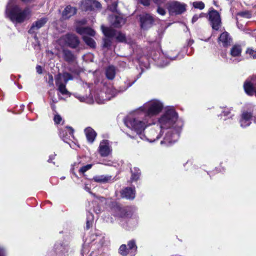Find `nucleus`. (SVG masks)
<instances>
[{
	"instance_id": "nucleus-4",
	"label": "nucleus",
	"mask_w": 256,
	"mask_h": 256,
	"mask_svg": "<svg viewBox=\"0 0 256 256\" xmlns=\"http://www.w3.org/2000/svg\"><path fill=\"white\" fill-rule=\"evenodd\" d=\"M15 1L9 0L6 9V16H28L32 14L29 7L22 8L18 6H13Z\"/></svg>"
},
{
	"instance_id": "nucleus-52",
	"label": "nucleus",
	"mask_w": 256,
	"mask_h": 256,
	"mask_svg": "<svg viewBox=\"0 0 256 256\" xmlns=\"http://www.w3.org/2000/svg\"><path fill=\"white\" fill-rule=\"evenodd\" d=\"M84 190L87 191L92 196H95V194H93L91 192H90V188L88 186V185L87 184H86L84 186Z\"/></svg>"
},
{
	"instance_id": "nucleus-12",
	"label": "nucleus",
	"mask_w": 256,
	"mask_h": 256,
	"mask_svg": "<svg viewBox=\"0 0 256 256\" xmlns=\"http://www.w3.org/2000/svg\"><path fill=\"white\" fill-rule=\"evenodd\" d=\"M63 39L68 46L75 48L80 44V40L74 34H67L63 37Z\"/></svg>"
},
{
	"instance_id": "nucleus-35",
	"label": "nucleus",
	"mask_w": 256,
	"mask_h": 256,
	"mask_svg": "<svg viewBox=\"0 0 256 256\" xmlns=\"http://www.w3.org/2000/svg\"><path fill=\"white\" fill-rule=\"evenodd\" d=\"M112 38L104 37L102 39V47L104 48H109L112 42Z\"/></svg>"
},
{
	"instance_id": "nucleus-42",
	"label": "nucleus",
	"mask_w": 256,
	"mask_h": 256,
	"mask_svg": "<svg viewBox=\"0 0 256 256\" xmlns=\"http://www.w3.org/2000/svg\"><path fill=\"white\" fill-rule=\"evenodd\" d=\"M92 167V164H88L86 166H82L79 172L84 174L86 172L90 169Z\"/></svg>"
},
{
	"instance_id": "nucleus-25",
	"label": "nucleus",
	"mask_w": 256,
	"mask_h": 256,
	"mask_svg": "<svg viewBox=\"0 0 256 256\" xmlns=\"http://www.w3.org/2000/svg\"><path fill=\"white\" fill-rule=\"evenodd\" d=\"M62 52L63 58L66 62H72L74 60L76 57L70 50L67 49H64Z\"/></svg>"
},
{
	"instance_id": "nucleus-3",
	"label": "nucleus",
	"mask_w": 256,
	"mask_h": 256,
	"mask_svg": "<svg viewBox=\"0 0 256 256\" xmlns=\"http://www.w3.org/2000/svg\"><path fill=\"white\" fill-rule=\"evenodd\" d=\"M154 124V126L146 130L144 134H143L142 132L146 128L140 132H138L134 130H131L136 132L137 134L136 139L140 138L143 140H147L150 142H152L158 140L164 133L165 134L164 130L161 128L158 124L156 126L155 124Z\"/></svg>"
},
{
	"instance_id": "nucleus-1",
	"label": "nucleus",
	"mask_w": 256,
	"mask_h": 256,
	"mask_svg": "<svg viewBox=\"0 0 256 256\" xmlns=\"http://www.w3.org/2000/svg\"><path fill=\"white\" fill-rule=\"evenodd\" d=\"M163 108L164 104L160 100H152L125 118L124 124L130 130L140 132L154 124L152 117L160 114Z\"/></svg>"
},
{
	"instance_id": "nucleus-54",
	"label": "nucleus",
	"mask_w": 256,
	"mask_h": 256,
	"mask_svg": "<svg viewBox=\"0 0 256 256\" xmlns=\"http://www.w3.org/2000/svg\"><path fill=\"white\" fill-rule=\"evenodd\" d=\"M236 20H237V26H238V28L240 29H244V24H239V20L236 18Z\"/></svg>"
},
{
	"instance_id": "nucleus-45",
	"label": "nucleus",
	"mask_w": 256,
	"mask_h": 256,
	"mask_svg": "<svg viewBox=\"0 0 256 256\" xmlns=\"http://www.w3.org/2000/svg\"><path fill=\"white\" fill-rule=\"evenodd\" d=\"M136 1L146 6H150L151 2V0H136Z\"/></svg>"
},
{
	"instance_id": "nucleus-34",
	"label": "nucleus",
	"mask_w": 256,
	"mask_h": 256,
	"mask_svg": "<svg viewBox=\"0 0 256 256\" xmlns=\"http://www.w3.org/2000/svg\"><path fill=\"white\" fill-rule=\"evenodd\" d=\"M92 240H96V242H98L100 246H102L104 243V237L102 234H96L95 236H92Z\"/></svg>"
},
{
	"instance_id": "nucleus-19",
	"label": "nucleus",
	"mask_w": 256,
	"mask_h": 256,
	"mask_svg": "<svg viewBox=\"0 0 256 256\" xmlns=\"http://www.w3.org/2000/svg\"><path fill=\"white\" fill-rule=\"evenodd\" d=\"M110 21L112 26L115 28L121 27L126 22V19L124 17H110Z\"/></svg>"
},
{
	"instance_id": "nucleus-56",
	"label": "nucleus",
	"mask_w": 256,
	"mask_h": 256,
	"mask_svg": "<svg viewBox=\"0 0 256 256\" xmlns=\"http://www.w3.org/2000/svg\"><path fill=\"white\" fill-rule=\"evenodd\" d=\"M76 97L82 102H83L85 100L86 98L84 96H76Z\"/></svg>"
},
{
	"instance_id": "nucleus-64",
	"label": "nucleus",
	"mask_w": 256,
	"mask_h": 256,
	"mask_svg": "<svg viewBox=\"0 0 256 256\" xmlns=\"http://www.w3.org/2000/svg\"><path fill=\"white\" fill-rule=\"evenodd\" d=\"M254 122L256 124V116L254 117Z\"/></svg>"
},
{
	"instance_id": "nucleus-39",
	"label": "nucleus",
	"mask_w": 256,
	"mask_h": 256,
	"mask_svg": "<svg viewBox=\"0 0 256 256\" xmlns=\"http://www.w3.org/2000/svg\"><path fill=\"white\" fill-rule=\"evenodd\" d=\"M56 250L58 251V252H62V253H64L65 252H67L68 251V247L66 246H63L60 244H56L54 246Z\"/></svg>"
},
{
	"instance_id": "nucleus-11",
	"label": "nucleus",
	"mask_w": 256,
	"mask_h": 256,
	"mask_svg": "<svg viewBox=\"0 0 256 256\" xmlns=\"http://www.w3.org/2000/svg\"><path fill=\"white\" fill-rule=\"evenodd\" d=\"M98 152L102 157L107 156L112 153V148L108 140H103L100 142Z\"/></svg>"
},
{
	"instance_id": "nucleus-26",
	"label": "nucleus",
	"mask_w": 256,
	"mask_h": 256,
	"mask_svg": "<svg viewBox=\"0 0 256 256\" xmlns=\"http://www.w3.org/2000/svg\"><path fill=\"white\" fill-rule=\"evenodd\" d=\"M105 74H106V76L108 79L110 80H113L116 76V68L112 66H108L106 69Z\"/></svg>"
},
{
	"instance_id": "nucleus-48",
	"label": "nucleus",
	"mask_w": 256,
	"mask_h": 256,
	"mask_svg": "<svg viewBox=\"0 0 256 256\" xmlns=\"http://www.w3.org/2000/svg\"><path fill=\"white\" fill-rule=\"evenodd\" d=\"M117 8V3L114 2L112 4L108 6V8L112 12H114L116 11Z\"/></svg>"
},
{
	"instance_id": "nucleus-13",
	"label": "nucleus",
	"mask_w": 256,
	"mask_h": 256,
	"mask_svg": "<svg viewBox=\"0 0 256 256\" xmlns=\"http://www.w3.org/2000/svg\"><path fill=\"white\" fill-rule=\"evenodd\" d=\"M252 113L247 111L242 112L241 118L240 120V126L242 128H246L249 126L252 123Z\"/></svg>"
},
{
	"instance_id": "nucleus-15",
	"label": "nucleus",
	"mask_w": 256,
	"mask_h": 256,
	"mask_svg": "<svg viewBox=\"0 0 256 256\" xmlns=\"http://www.w3.org/2000/svg\"><path fill=\"white\" fill-rule=\"evenodd\" d=\"M114 178L110 175H96L93 177L92 180L98 183L106 184L113 181Z\"/></svg>"
},
{
	"instance_id": "nucleus-23",
	"label": "nucleus",
	"mask_w": 256,
	"mask_h": 256,
	"mask_svg": "<svg viewBox=\"0 0 256 256\" xmlns=\"http://www.w3.org/2000/svg\"><path fill=\"white\" fill-rule=\"evenodd\" d=\"M218 40L224 46L230 44L232 42V39L227 32H222Z\"/></svg>"
},
{
	"instance_id": "nucleus-29",
	"label": "nucleus",
	"mask_w": 256,
	"mask_h": 256,
	"mask_svg": "<svg viewBox=\"0 0 256 256\" xmlns=\"http://www.w3.org/2000/svg\"><path fill=\"white\" fill-rule=\"evenodd\" d=\"M241 53L242 48L240 45H234L230 50V54L233 57H238Z\"/></svg>"
},
{
	"instance_id": "nucleus-53",
	"label": "nucleus",
	"mask_w": 256,
	"mask_h": 256,
	"mask_svg": "<svg viewBox=\"0 0 256 256\" xmlns=\"http://www.w3.org/2000/svg\"><path fill=\"white\" fill-rule=\"evenodd\" d=\"M6 254V250L4 248L0 247V256H4Z\"/></svg>"
},
{
	"instance_id": "nucleus-2",
	"label": "nucleus",
	"mask_w": 256,
	"mask_h": 256,
	"mask_svg": "<svg viewBox=\"0 0 256 256\" xmlns=\"http://www.w3.org/2000/svg\"><path fill=\"white\" fill-rule=\"evenodd\" d=\"M158 124L165 132L160 144L169 146L178 139L184 126V122L172 106L165 108L164 113L158 119Z\"/></svg>"
},
{
	"instance_id": "nucleus-31",
	"label": "nucleus",
	"mask_w": 256,
	"mask_h": 256,
	"mask_svg": "<svg viewBox=\"0 0 256 256\" xmlns=\"http://www.w3.org/2000/svg\"><path fill=\"white\" fill-rule=\"evenodd\" d=\"M94 216L92 213L90 212H88L87 213L86 216V228L89 229L92 226L94 222Z\"/></svg>"
},
{
	"instance_id": "nucleus-49",
	"label": "nucleus",
	"mask_w": 256,
	"mask_h": 256,
	"mask_svg": "<svg viewBox=\"0 0 256 256\" xmlns=\"http://www.w3.org/2000/svg\"><path fill=\"white\" fill-rule=\"evenodd\" d=\"M70 140H68V144H69L70 147L73 149L76 150L77 148H79V145L77 144L76 142L72 141L71 142H70Z\"/></svg>"
},
{
	"instance_id": "nucleus-55",
	"label": "nucleus",
	"mask_w": 256,
	"mask_h": 256,
	"mask_svg": "<svg viewBox=\"0 0 256 256\" xmlns=\"http://www.w3.org/2000/svg\"><path fill=\"white\" fill-rule=\"evenodd\" d=\"M36 72L39 74H42V68L40 66H36Z\"/></svg>"
},
{
	"instance_id": "nucleus-40",
	"label": "nucleus",
	"mask_w": 256,
	"mask_h": 256,
	"mask_svg": "<svg viewBox=\"0 0 256 256\" xmlns=\"http://www.w3.org/2000/svg\"><path fill=\"white\" fill-rule=\"evenodd\" d=\"M192 5L195 8L199 9L200 10H203L205 6L204 4L201 1L194 2H192Z\"/></svg>"
},
{
	"instance_id": "nucleus-38",
	"label": "nucleus",
	"mask_w": 256,
	"mask_h": 256,
	"mask_svg": "<svg viewBox=\"0 0 256 256\" xmlns=\"http://www.w3.org/2000/svg\"><path fill=\"white\" fill-rule=\"evenodd\" d=\"M152 59L157 62V64L158 66L162 67L165 66H167L168 64V62L166 61V62H162V60H160L159 57H158L156 55L154 54L152 56Z\"/></svg>"
},
{
	"instance_id": "nucleus-41",
	"label": "nucleus",
	"mask_w": 256,
	"mask_h": 256,
	"mask_svg": "<svg viewBox=\"0 0 256 256\" xmlns=\"http://www.w3.org/2000/svg\"><path fill=\"white\" fill-rule=\"evenodd\" d=\"M246 53L249 54L250 57L253 58H256V50L248 48L246 51Z\"/></svg>"
},
{
	"instance_id": "nucleus-21",
	"label": "nucleus",
	"mask_w": 256,
	"mask_h": 256,
	"mask_svg": "<svg viewBox=\"0 0 256 256\" xmlns=\"http://www.w3.org/2000/svg\"><path fill=\"white\" fill-rule=\"evenodd\" d=\"M85 134L88 141L90 143H92L96 136V133L91 128L88 127L84 130Z\"/></svg>"
},
{
	"instance_id": "nucleus-51",
	"label": "nucleus",
	"mask_w": 256,
	"mask_h": 256,
	"mask_svg": "<svg viewBox=\"0 0 256 256\" xmlns=\"http://www.w3.org/2000/svg\"><path fill=\"white\" fill-rule=\"evenodd\" d=\"M54 120L56 124H58L61 122L62 118L60 115L56 114L54 117Z\"/></svg>"
},
{
	"instance_id": "nucleus-43",
	"label": "nucleus",
	"mask_w": 256,
	"mask_h": 256,
	"mask_svg": "<svg viewBox=\"0 0 256 256\" xmlns=\"http://www.w3.org/2000/svg\"><path fill=\"white\" fill-rule=\"evenodd\" d=\"M92 204L94 206L93 211L96 214L100 213L101 208L99 206L96 205V202H92Z\"/></svg>"
},
{
	"instance_id": "nucleus-28",
	"label": "nucleus",
	"mask_w": 256,
	"mask_h": 256,
	"mask_svg": "<svg viewBox=\"0 0 256 256\" xmlns=\"http://www.w3.org/2000/svg\"><path fill=\"white\" fill-rule=\"evenodd\" d=\"M134 82V81L133 82H130V83L129 82L128 84L126 87H124V89L120 90H116L115 88H109L108 89V90H106V93H110V94H111L112 96L114 97V96H116V95L118 92H124L129 87L132 86Z\"/></svg>"
},
{
	"instance_id": "nucleus-57",
	"label": "nucleus",
	"mask_w": 256,
	"mask_h": 256,
	"mask_svg": "<svg viewBox=\"0 0 256 256\" xmlns=\"http://www.w3.org/2000/svg\"><path fill=\"white\" fill-rule=\"evenodd\" d=\"M48 83L50 84H53V77L52 75L48 76Z\"/></svg>"
},
{
	"instance_id": "nucleus-6",
	"label": "nucleus",
	"mask_w": 256,
	"mask_h": 256,
	"mask_svg": "<svg viewBox=\"0 0 256 256\" xmlns=\"http://www.w3.org/2000/svg\"><path fill=\"white\" fill-rule=\"evenodd\" d=\"M187 5L178 1H172L167 4V9L170 14L180 15L186 10Z\"/></svg>"
},
{
	"instance_id": "nucleus-14",
	"label": "nucleus",
	"mask_w": 256,
	"mask_h": 256,
	"mask_svg": "<svg viewBox=\"0 0 256 256\" xmlns=\"http://www.w3.org/2000/svg\"><path fill=\"white\" fill-rule=\"evenodd\" d=\"M122 198L128 200H133L136 196V190L134 188L127 187L123 189L121 192Z\"/></svg>"
},
{
	"instance_id": "nucleus-16",
	"label": "nucleus",
	"mask_w": 256,
	"mask_h": 256,
	"mask_svg": "<svg viewBox=\"0 0 256 256\" xmlns=\"http://www.w3.org/2000/svg\"><path fill=\"white\" fill-rule=\"evenodd\" d=\"M154 17H140L141 28L146 30L150 28L154 22Z\"/></svg>"
},
{
	"instance_id": "nucleus-36",
	"label": "nucleus",
	"mask_w": 256,
	"mask_h": 256,
	"mask_svg": "<svg viewBox=\"0 0 256 256\" xmlns=\"http://www.w3.org/2000/svg\"><path fill=\"white\" fill-rule=\"evenodd\" d=\"M9 20L16 25L23 22L26 17H8Z\"/></svg>"
},
{
	"instance_id": "nucleus-59",
	"label": "nucleus",
	"mask_w": 256,
	"mask_h": 256,
	"mask_svg": "<svg viewBox=\"0 0 256 256\" xmlns=\"http://www.w3.org/2000/svg\"><path fill=\"white\" fill-rule=\"evenodd\" d=\"M56 156V154L51 155L50 156L49 159L48 160V162H50L52 161V160L54 158V156Z\"/></svg>"
},
{
	"instance_id": "nucleus-50",
	"label": "nucleus",
	"mask_w": 256,
	"mask_h": 256,
	"mask_svg": "<svg viewBox=\"0 0 256 256\" xmlns=\"http://www.w3.org/2000/svg\"><path fill=\"white\" fill-rule=\"evenodd\" d=\"M156 6H161L166 3V0H152Z\"/></svg>"
},
{
	"instance_id": "nucleus-17",
	"label": "nucleus",
	"mask_w": 256,
	"mask_h": 256,
	"mask_svg": "<svg viewBox=\"0 0 256 256\" xmlns=\"http://www.w3.org/2000/svg\"><path fill=\"white\" fill-rule=\"evenodd\" d=\"M138 224V220L136 218H130L126 222H120V224L125 229L130 230L133 229Z\"/></svg>"
},
{
	"instance_id": "nucleus-37",
	"label": "nucleus",
	"mask_w": 256,
	"mask_h": 256,
	"mask_svg": "<svg viewBox=\"0 0 256 256\" xmlns=\"http://www.w3.org/2000/svg\"><path fill=\"white\" fill-rule=\"evenodd\" d=\"M119 253L123 256H126L129 254V252L126 244H124L120 246L119 248Z\"/></svg>"
},
{
	"instance_id": "nucleus-61",
	"label": "nucleus",
	"mask_w": 256,
	"mask_h": 256,
	"mask_svg": "<svg viewBox=\"0 0 256 256\" xmlns=\"http://www.w3.org/2000/svg\"><path fill=\"white\" fill-rule=\"evenodd\" d=\"M22 2L25 3H28L33 2L34 0H21Z\"/></svg>"
},
{
	"instance_id": "nucleus-10",
	"label": "nucleus",
	"mask_w": 256,
	"mask_h": 256,
	"mask_svg": "<svg viewBox=\"0 0 256 256\" xmlns=\"http://www.w3.org/2000/svg\"><path fill=\"white\" fill-rule=\"evenodd\" d=\"M74 131L71 127L66 126L60 130L59 136L64 142H68V140L74 138Z\"/></svg>"
},
{
	"instance_id": "nucleus-7",
	"label": "nucleus",
	"mask_w": 256,
	"mask_h": 256,
	"mask_svg": "<svg viewBox=\"0 0 256 256\" xmlns=\"http://www.w3.org/2000/svg\"><path fill=\"white\" fill-rule=\"evenodd\" d=\"M111 211L112 214L114 216H117L122 218H128L130 215V212L126 208L122 207L117 203H112Z\"/></svg>"
},
{
	"instance_id": "nucleus-33",
	"label": "nucleus",
	"mask_w": 256,
	"mask_h": 256,
	"mask_svg": "<svg viewBox=\"0 0 256 256\" xmlns=\"http://www.w3.org/2000/svg\"><path fill=\"white\" fill-rule=\"evenodd\" d=\"M82 39L85 43L90 48H94L96 47V42L92 38L84 36Z\"/></svg>"
},
{
	"instance_id": "nucleus-32",
	"label": "nucleus",
	"mask_w": 256,
	"mask_h": 256,
	"mask_svg": "<svg viewBox=\"0 0 256 256\" xmlns=\"http://www.w3.org/2000/svg\"><path fill=\"white\" fill-rule=\"evenodd\" d=\"M116 40L120 42H124L128 44H131V40H128L124 34L122 32H118V34H116V36H115Z\"/></svg>"
},
{
	"instance_id": "nucleus-9",
	"label": "nucleus",
	"mask_w": 256,
	"mask_h": 256,
	"mask_svg": "<svg viewBox=\"0 0 256 256\" xmlns=\"http://www.w3.org/2000/svg\"><path fill=\"white\" fill-rule=\"evenodd\" d=\"M102 5L96 0H82L81 2V8L85 11L100 9Z\"/></svg>"
},
{
	"instance_id": "nucleus-18",
	"label": "nucleus",
	"mask_w": 256,
	"mask_h": 256,
	"mask_svg": "<svg viewBox=\"0 0 256 256\" xmlns=\"http://www.w3.org/2000/svg\"><path fill=\"white\" fill-rule=\"evenodd\" d=\"M101 30L105 37L113 38L116 36V31L110 27L105 26L104 24H102Z\"/></svg>"
},
{
	"instance_id": "nucleus-58",
	"label": "nucleus",
	"mask_w": 256,
	"mask_h": 256,
	"mask_svg": "<svg viewBox=\"0 0 256 256\" xmlns=\"http://www.w3.org/2000/svg\"><path fill=\"white\" fill-rule=\"evenodd\" d=\"M178 54H176V56H170L168 58L170 60H177L178 58Z\"/></svg>"
},
{
	"instance_id": "nucleus-44",
	"label": "nucleus",
	"mask_w": 256,
	"mask_h": 256,
	"mask_svg": "<svg viewBox=\"0 0 256 256\" xmlns=\"http://www.w3.org/2000/svg\"><path fill=\"white\" fill-rule=\"evenodd\" d=\"M158 6V8H157V12L158 13V14L161 15V16H164L166 14V10L164 8H162L160 6Z\"/></svg>"
},
{
	"instance_id": "nucleus-5",
	"label": "nucleus",
	"mask_w": 256,
	"mask_h": 256,
	"mask_svg": "<svg viewBox=\"0 0 256 256\" xmlns=\"http://www.w3.org/2000/svg\"><path fill=\"white\" fill-rule=\"evenodd\" d=\"M73 79L72 76L68 72L59 74L55 77L56 84L59 92L64 95H68L69 92L66 88V85L69 80Z\"/></svg>"
},
{
	"instance_id": "nucleus-22",
	"label": "nucleus",
	"mask_w": 256,
	"mask_h": 256,
	"mask_svg": "<svg viewBox=\"0 0 256 256\" xmlns=\"http://www.w3.org/2000/svg\"><path fill=\"white\" fill-rule=\"evenodd\" d=\"M48 20L46 18L44 17L36 21L35 24H34L32 26L30 30H28V32L32 34L34 32V30L36 28V30L42 28L47 22Z\"/></svg>"
},
{
	"instance_id": "nucleus-62",
	"label": "nucleus",
	"mask_w": 256,
	"mask_h": 256,
	"mask_svg": "<svg viewBox=\"0 0 256 256\" xmlns=\"http://www.w3.org/2000/svg\"><path fill=\"white\" fill-rule=\"evenodd\" d=\"M198 19V17H192V22L194 23V22H195Z\"/></svg>"
},
{
	"instance_id": "nucleus-47",
	"label": "nucleus",
	"mask_w": 256,
	"mask_h": 256,
	"mask_svg": "<svg viewBox=\"0 0 256 256\" xmlns=\"http://www.w3.org/2000/svg\"><path fill=\"white\" fill-rule=\"evenodd\" d=\"M224 116V117H227L228 118H232V114H231L230 112L228 110H224L221 114V116Z\"/></svg>"
},
{
	"instance_id": "nucleus-24",
	"label": "nucleus",
	"mask_w": 256,
	"mask_h": 256,
	"mask_svg": "<svg viewBox=\"0 0 256 256\" xmlns=\"http://www.w3.org/2000/svg\"><path fill=\"white\" fill-rule=\"evenodd\" d=\"M128 250L130 256H134L136 255L137 251V246L135 240H131L128 242Z\"/></svg>"
},
{
	"instance_id": "nucleus-46",
	"label": "nucleus",
	"mask_w": 256,
	"mask_h": 256,
	"mask_svg": "<svg viewBox=\"0 0 256 256\" xmlns=\"http://www.w3.org/2000/svg\"><path fill=\"white\" fill-rule=\"evenodd\" d=\"M208 16H220V14L218 11L213 8H210L208 12Z\"/></svg>"
},
{
	"instance_id": "nucleus-60",
	"label": "nucleus",
	"mask_w": 256,
	"mask_h": 256,
	"mask_svg": "<svg viewBox=\"0 0 256 256\" xmlns=\"http://www.w3.org/2000/svg\"><path fill=\"white\" fill-rule=\"evenodd\" d=\"M241 60H242L241 58H236L234 60L233 62H240Z\"/></svg>"
},
{
	"instance_id": "nucleus-20",
	"label": "nucleus",
	"mask_w": 256,
	"mask_h": 256,
	"mask_svg": "<svg viewBox=\"0 0 256 256\" xmlns=\"http://www.w3.org/2000/svg\"><path fill=\"white\" fill-rule=\"evenodd\" d=\"M208 21L212 29L218 30L222 26L220 17H208Z\"/></svg>"
},
{
	"instance_id": "nucleus-8",
	"label": "nucleus",
	"mask_w": 256,
	"mask_h": 256,
	"mask_svg": "<svg viewBox=\"0 0 256 256\" xmlns=\"http://www.w3.org/2000/svg\"><path fill=\"white\" fill-rule=\"evenodd\" d=\"M86 23V20H83L76 22V32L82 36L86 35L94 36L96 34V32L90 27H84L81 26L84 25Z\"/></svg>"
},
{
	"instance_id": "nucleus-27",
	"label": "nucleus",
	"mask_w": 256,
	"mask_h": 256,
	"mask_svg": "<svg viewBox=\"0 0 256 256\" xmlns=\"http://www.w3.org/2000/svg\"><path fill=\"white\" fill-rule=\"evenodd\" d=\"M76 10L75 7L68 6L63 10L62 16H74L76 14Z\"/></svg>"
},
{
	"instance_id": "nucleus-63",
	"label": "nucleus",
	"mask_w": 256,
	"mask_h": 256,
	"mask_svg": "<svg viewBox=\"0 0 256 256\" xmlns=\"http://www.w3.org/2000/svg\"><path fill=\"white\" fill-rule=\"evenodd\" d=\"M194 43V40H190L188 42V45L190 46L192 44Z\"/></svg>"
},
{
	"instance_id": "nucleus-30",
	"label": "nucleus",
	"mask_w": 256,
	"mask_h": 256,
	"mask_svg": "<svg viewBox=\"0 0 256 256\" xmlns=\"http://www.w3.org/2000/svg\"><path fill=\"white\" fill-rule=\"evenodd\" d=\"M132 176L131 179L132 181H136L140 178V171L137 168H134L131 169Z\"/></svg>"
}]
</instances>
